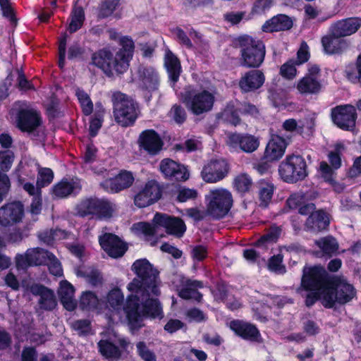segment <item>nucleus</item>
I'll list each match as a JSON object with an SVG mask.
<instances>
[{"label":"nucleus","instance_id":"1","mask_svg":"<svg viewBox=\"0 0 361 361\" xmlns=\"http://www.w3.org/2000/svg\"><path fill=\"white\" fill-rule=\"evenodd\" d=\"M138 279H134L128 286L131 292L142 293L148 297L142 302V313L144 318L155 319L162 317L161 305L157 298H152L150 294L159 295L160 290L157 286L159 271L145 258L135 260L131 267Z\"/></svg>","mask_w":361,"mask_h":361},{"label":"nucleus","instance_id":"2","mask_svg":"<svg viewBox=\"0 0 361 361\" xmlns=\"http://www.w3.org/2000/svg\"><path fill=\"white\" fill-rule=\"evenodd\" d=\"M181 98L188 110L194 116L210 112L216 102L214 92L207 89H197L191 85L184 88Z\"/></svg>","mask_w":361,"mask_h":361},{"label":"nucleus","instance_id":"3","mask_svg":"<svg viewBox=\"0 0 361 361\" xmlns=\"http://www.w3.org/2000/svg\"><path fill=\"white\" fill-rule=\"evenodd\" d=\"M111 102L116 122L122 127L133 126L138 117L135 101L130 96L117 91L113 93Z\"/></svg>","mask_w":361,"mask_h":361},{"label":"nucleus","instance_id":"4","mask_svg":"<svg viewBox=\"0 0 361 361\" xmlns=\"http://www.w3.org/2000/svg\"><path fill=\"white\" fill-rule=\"evenodd\" d=\"M357 291L354 286L346 280L332 278L326 293L322 297V305L325 308H334L336 303L343 305L356 297Z\"/></svg>","mask_w":361,"mask_h":361},{"label":"nucleus","instance_id":"5","mask_svg":"<svg viewBox=\"0 0 361 361\" xmlns=\"http://www.w3.org/2000/svg\"><path fill=\"white\" fill-rule=\"evenodd\" d=\"M79 216L97 221L110 219L114 214V204L106 198L90 197L82 200L76 207Z\"/></svg>","mask_w":361,"mask_h":361},{"label":"nucleus","instance_id":"6","mask_svg":"<svg viewBox=\"0 0 361 361\" xmlns=\"http://www.w3.org/2000/svg\"><path fill=\"white\" fill-rule=\"evenodd\" d=\"M238 42L240 47L242 66L259 68L263 63L266 54L264 42L249 35L240 36Z\"/></svg>","mask_w":361,"mask_h":361},{"label":"nucleus","instance_id":"7","mask_svg":"<svg viewBox=\"0 0 361 361\" xmlns=\"http://www.w3.org/2000/svg\"><path fill=\"white\" fill-rule=\"evenodd\" d=\"M279 173L287 183H296L305 179L308 175L305 159L300 154H289L279 166Z\"/></svg>","mask_w":361,"mask_h":361},{"label":"nucleus","instance_id":"8","mask_svg":"<svg viewBox=\"0 0 361 361\" xmlns=\"http://www.w3.org/2000/svg\"><path fill=\"white\" fill-rule=\"evenodd\" d=\"M331 279L322 265H305L302 269L299 289L303 290H322L324 293L326 292Z\"/></svg>","mask_w":361,"mask_h":361},{"label":"nucleus","instance_id":"9","mask_svg":"<svg viewBox=\"0 0 361 361\" xmlns=\"http://www.w3.org/2000/svg\"><path fill=\"white\" fill-rule=\"evenodd\" d=\"M207 213L214 219H221L229 212L233 205L231 193L225 189L211 190L205 196Z\"/></svg>","mask_w":361,"mask_h":361},{"label":"nucleus","instance_id":"10","mask_svg":"<svg viewBox=\"0 0 361 361\" xmlns=\"http://www.w3.org/2000/svg\"><path fill=\"white\" fill-rule=\"evenodd\" d=\"M331 117L333 123L340 129L353 131L355 128L357 114L353 105L343 104L332 108Z\"/></svg>","mask_w":361,"mask_h":361},{"label":"nucleus","instance_id":"11","mask_svg":"<svg viewBox=\"0 0 361 361\" xmlns=\"http://www.w3.org/2000/svg\"><path fill=\"white\" fill-rule=\"evenodd\" d=\"M162 189L157 180H148L134 195V204L140 209L150 206L161 198Z\"/></svg>","mask_w":361,"mask_h":361},{"label":"nucleus","instance_id":"12","mask_svg":"<svg viewBox=\"0 0 361 361\" xmlns=\"http://www.w3.org/2000/svg\"><path fill=\"white\" fill-rule=\"evenodd\" d=\"M321 75L320 67L317 64L310 65L307 72L297 84V90L302 94H317L322 89V84L319 78Z\"/></svg>","mask_w":361,"mask_h":361},{"label":"nucleus","instance_id":"13","mask_svg":"<svg viewBox=\"0 0 361 361\" xmlns=\"http://www.w3.org/2000/svg\"><path fill=\"white\" fill-rule=\"evenodd\" d=\"M321 44L326 54L341 56L349 49L351 42L329 27L328 33L322 37Z\"/></svg>","mask_w":361,"mask_h":361},{"label":"nucleus","instance_id":"14","mask_svg":"<svg viewBox=\"0 0 361 361\" xmlns=\"http://www.w3.org/2000/svg\"><path fill=\"white\" fill-rule=\"evenodd\" d=\"M128 324L132 330H139L143 326L142 302L137 295H129L123 306Z\"/></svg>","mask_w":361,"mask_h":361},{"label":"nucleus","instance_id":"15","mask_svg":"<svg viewBox=\"0 0 361 361\" xmlns=\"http://www.w3.org/2000/svg\"><path fill=\"white\" fill-rule=\"evenodd\" d=\"M157 226L163 227L167 234L180 238L186 231V225L183 219L164 213L157 212L153 218Z\"/></svg>","mask_w":361,"mask_h":361},{"label":"nucleus","instance_id":"16","mask_svg":"<svg viewBox=\"0 0 361 361\" xmlns=\"http://www.w3.org/2000/svg\"><path fill=\"white\" fill-rule=\"evenodd\" d=\"M99 243L102 250L111 258L123 257L128 249V244L117 235L105 233L99 237Z\"/></svg>","mask_w":361,"mask_h":361},{"label":"nucleus","instance_id":"17","mask_svg":"<svg viewBox=\"0 0 361 361\" xmlns=\"http://www.w3.org/2000/svg\"><path fill=\"white\" fill-rule=\"evenodd\" d=\"M42 124V116L32 108L20 109L16 114V126L23 133H31Z\"/></svg>","mask_w":361,"mask_h":361},{"label":"nucleus","instance_id":"18","mask_svg":"<svg viewBox=\"0 0 361 361\" xmlns=\"http://www.w3.org/2000/svg\"><path fill=\"white\" fill-rule=\"evenodd\" d=\"M137 144L141 149L150 156L158 155L164 145L160 135L154 129L142 130L139 135Z\"/></svg>","mask_w":361,"mask_h":361},{"label":"nucleus","instance_id":"19","mask_svg":"<svg viewBox=\"0 0 361 361\" xmlns=\"http://www.w3.org/2000/svg\"><path fill=\"white\" fill-rule=\"evenodd\" d=\"M135 180L133 173L127 170H121L114 178L104 180L99 184L100 187L109 193H118L129 188Z\"/></svg>","mask_w":361,"mask_h":361},{"label":"nucleus","instance_id":"20","mask_svg":"<svg viewBox=\"0 0 361 361\" xmlns=\"http://www.w3.org/2000/svg\"><path fill=\"white\" fill-rule=\"evenodd\" d=\"M228 171L229 166L225 159H212L203 166L201 176L207 183H216L224 178Z\"/></svg>","mask_w":361,"mask_h":361},{"label":"nucleus","instance_id":"21","mask_svg":"<svg viewBox=\"0 0 361 361\" xmlns=\"http://www.w3.org/2000/svg\"><path fill=\"white\" fill-rule=\"evenodd\" d=\"M159 171L166 179L171 181H185L190 176L184 165L170 158H165L161 161Z\"/></svg>","mask_w":361,"mask_h":361},{"label":"nucleus","instance_id":"22","mask_svg":"<svg viewBox=\"0 0 361 361\" xmlns=\"http://www.w3.org/2000/svg\"><path fill=\"white\" fill-rule=\"evenodd\" d=\"M290 138H285L277 134L271 133L264 152V159L267 161H278L284 155L289 145Z\"/></svg>","mask_w":361,"mask_h":361},{"label":"nucleus","instance_id":"23","mask_svg":"<svg viewBox=\"0 0 361 361\" xmlns=\"http://www.w3.org/2000/svg\"><path fill=\"white\" fill-rule=\"evenodd\" d=\"M121 48L116 53V66L120 73H124L129 67L130 61L132 60L134 51L135 43L131 37L126 35L119 39Z\"/></svg>","mask_w":361,"mask_h":361},{"label":"nucleus","instance_id":"24","mask_svg":"<svg viewBox=\"0 0 361 361\" xmlns=\"http://www.w3.org/2000/svg\"><path fill=\"white\" fill-rule=\"evenodd\" d=\"M230 329L236 336L245 341L261 343L262 338L259 330L255 324L235 319L230 322Z\"/></svg>","mask_w":361,"mask_h":361},{"label":"nucleus","instance_id":"25","mask_svg":"<svg viewBox=\"0 0 361 361\" xmlns=\"http://www.w3.org/2000/svg\"><path fill=\"white\" fill-rule=\"evenodd\" d=\"M24 216V206L19 201L7 203L0 208V224L8 226L20 222Z\"/></svg>","mask_w":361,"mask_h":361},{"label":"nucleus","instance_id":"26","mask_svg":"<svg viewBox=\"0 0 361 361\" xmlns=\"http://www.w3.org/2000/svg\"><path fill=\"white\" fill-rule=\"evenodd\" d=\"M91 59L92 64L102 70L107 75H112L114 71L118 74L122 73L116 66V56H114L107 48L99 49L93 53Z\"/></svg>","mask_w":361,"mask_h":361},{"label":"nucleus","instance_id":"27","mask_svg":"<svg viewBox=\"0 0 361 361\" xmlns=\"http://www.w3.org/2000/svg\"><path fill=\"white\" fill-rule=\"evenodd\" d=\"M227 144L235 149L239 148L244 152L252 153L259 147V140L252 135L233 133L228 136Z\"/></svg>","mask_w":361,"mask_h":361},{"label":"nucleus","instance_id":"28","mask_svg":"<svg viewBox=\"0 0 361 361\" xmlns=\"http://www.w3.org/2000/svg\"><path fill=\"white\" fill-rule=\"evenodd\" d=\"M330 221V214L326 210L319 209L307 218L304 230L314 233L326 231L329 230Z\"/></svg>","mask_w":361,"mask_h":361},{"label":"nucleus","instance_id":"29","mask_svg":"<svg viewBox=\"0 0 361 361\" xmlns=\"http://www.w3.org/2000/svg\"><path fill=\"white\" fill-rule=\"evenodd\" d=\"M164 66L168 74L169 80L174 86L179 80L182 66L178 57L169 49L165 51Z\"/></svg>","mask_w":361,"mask_h":361},{"label":"nucleus","instance_id":"30","mask_svg":"<svg viewBox=\"0 0 361 361\" xmlns=\"http://www.w3.org/2000/svg\"><path fill=\"white\" fill-rule=\"evenodd\" d=\"M82 190V186L79 182L69 181L63 178L59 182L56 183L51 188V195L59 199L67 198L70 196H76Z\"/></svg>","mask_w":361,"mask_h":361},{"label":"nucleus","instance_id":"31","mask_svg":"<svg viewBox=\"0 0 361 361\" xmlns=\"http://www.w3.org/2000/svg\"><path fill=\"white\" fill-rule=\"evenodd\" d=\"M137 75L142 90L149 92L157 90L159 86V77L158 73L152 66H140Z\"/></svg>","mask_w":361,"mask_h":361},{"label":"nucleus","instance_id":"32","mask_svg":"<svg viewBox=\"0 0 361 361\" xmlns=\"http://www.w3.org/2000/svg\"><path fill=\"white\" fill-rule=\"evenodd\" d=\"M265 80L264 73L259 70H252L245 73L239 80L242 92H250L260 88Z\"/></svg>","mask_w":361,"mask_h":361},{"label":"nucleus","instance_id":"33","mask_svg":"<svg viewBox=\"0 0 361 361\" xmlns=\"http://www.w3.org/2000/svg\"><path fill=\"white\" fill-rule=\"evenodd\" d=\"M361 27V18L350 17L337 20L329 27L343 38L355 34Z\"/></svg>","mask_w":361,"mask_h":361},{"label":"nucleus","instance_id":"34","mask_svg":"<svg viewBox=\"0 0 361 361\" xmlns=\"http://www.w3.org/2000/svg\"><path fill=\"white\" fill-rule=\"evenodd\" d=\"M293 22L290 17L286 14H277L265 21L262 27L264 32H276L289 30L293 27Z\"/></svg>","mask_w":361,"mask_h":361},{"label":"nucleus","instance_id":"35","mask_svg":"<svg viewBox=\"0 0 361 361\" xmlns=\"http://www.w3.org/2000/svg\"><path fill=\"white\" fill-rule=\"evenodd\" d=\"M204 287L203 282L197 280L187 279L178 290V295L183 300H193L201 302L203 295L198 288Z\"/></svg>","mask_w":361,"mask_h":361},{"label":"nucleus","instance_id":"36","mask_svg":"<svg viewBox=\"0 0 361 361\" xmlns=\"http://www.w3.org/2000/svg\"><path fill=\"white\" fill-rule=\"evenodd\" d=\"M75 288L68 281L61 282L59 295L63 307L68 311H73L77 307V302L73 299Z\"/></svg>","mask_w":361,"mask_h":361},{"label":"nucleus","instance_id":"37","mask_svg":"<svg viewBox=\"0 0 361 361\" xmlns=\"http://www.w3.org/2000/svg\"><path fill=\"white\" fill-rule=\"evenodd\" d=\"M99 353L107 360H119L122 351L118 346L108 339H101L97 343Z\"/></svg>","mask_w":361,"mask_h":361},{"label":"nucleus","instance_id":"38","mask_svg":"<svg viewBox=\"0 0 361 361\" xmlns=\"http://www.w3.org/2000/svg\"><path fill=\"white\" fill-rule=\"evenodd\" d=\"M345 76L353 85L361 87V52L357 56L354 63L345 67Z\"/></svg>","mask_w":361,"mask_h":361},{"label":"nucleus","instance_id":"39","mask_svg":"<svg viewBox=\"0 0 361 361\" xmlns=\"http://www.w3.org/2000/svg\"><path fill=\"white\" fill-rule=\"evenodd\" d=\"M259 200L261 207H267L271 201L275 187L273 183L264 180L258 182Z\"/></svg>","mask_w":361,"mask_h":361},{"label":"nucleus","instance_id":"40","mask_svg":"<svg viewBox=\"0 0 361 361\" xmlns=\"http://www.w3.org/2000/svg\"><path fill=\"white\" fill-rule=\"evenodd\" d=\"M240 114H241V109L236 107L233 102H230L221 112L219 117L230 124L236 126L241 122Z\"/></svg>","mask_w":361,"mask_h":361},{"label":"nucleus","instance_id":"41","mask_svg":"<svg viewBox=\"0 0 361 361\" xmlns=\"http://www.w3.org/2000/svg\"><path fill=\"white\" fill-rule=\"evenodd\" d=\"M99 300L94 292L87 290L82 293L79 301L82 310L93 311L99 309Z\"/></svg>","mask_w":361,"mask_h":361},{"label":"nucleus","instance_id":"42","mask_svg":"<svg viewBox=\"0 0 361 361\" xmlns=\"http://www.w3.org/2000/svg\"><path fill=\"white\" fill-rule=\"evenodd\" d=\"M71 20L68 25V30L71 34L79 30L85 20V11L82 6H74L71 13Z\"/></svg>","mask_w":361,"mask_h":361},{"label":"nucleus","instance_id":"43","mask_svg":"<svg viewBox=\"0 0 361 361\" xmlns=\"http://www.w3.org/2000/svg\"><path fill=\"white\" fill-rule=\"evenodd\" d=\"M27 251L31 266L48 264L49 255H46V253L50 252L49 251L41 247H35Z\"/></svg>","mask_w":361,"mask_h":361},{"label":"nucleus","instance_id":"44","mask_svg":"<svg viewBox=\"0 0 361 361\" xmlns=\"http://www.w3.org/2000/svg\"><path fill=\"white\" fill-rule=\"evenodd\" d=\"M281 232L282 229L280 226L276 224L271 226L267 232L257 240V245L262 246L267 243H276L281 235Z\"/></svg>","mask_w":361,"mask_h":361},{"label":"nucleus","instance_id":"45","mask_svg":"<svg viewBox=\"0 0 361 361\" xmlns=\"http://www.w3.org/2000/svg\"><path fill=\"white\" fill-rule=\"evenodd\" d=\"M316 245L322 250L326 255L331 256L338 249V243L336 238L331 235L322 238L316 241Z\"/></svg>","mask_w":361,"mask_h":361},{"label":"nucleus","instance_id":"46","mask_svg":"<svg viewBox=\"0 0 361 361\" xmlns=\"http://www.w3.org/2000/svg\"><path fill=\"white\" fill-rule=\"evenodd\" d=\"M54 177V172L50 168L44 167L39 169L36 182L38 194L41 193V189L42 188L48 186L53 181Z\"/></svg>","mask_w":361,"mask_h":361},{"label":"nucleus","instance_id":"47","mask_svg":"<svg viewBox=\"0 0 361 361\" xmlns=\"http://www.w3.org/2000/svg\"><path fill=\"white\" fill-rule=\"evenodd\" d=\"M75 94L80 104L82 114L85 116L90 115L93 111V103L90 96L84 90L80 88H78Z\"/></svg>","mask_w":361,"mask_h":361},{"label":"nucleus","instance_id":"48","mask_svg":"<svg viewBox=\"0 0 361 361\" xmlns=\"http://www.w3.org/2000/svg\"><path fill=\"white\" fill-rule=\"evenodd\" d=\"M252 185V180L250 176L241 173L237 176L233 180V186L238 192L244 195L247 192Z\"/></svg>","mask_w":361,"mask_h":361},{"label":"nucleus","instance_id":"49","mask_svg":"<svg viewBox=\"0 0 361 361\" xmlns=\"http://www.w3.org/2000/svg\"><path fill=\"white\" fill-rule=\"evenodd\" d=\"M120 0H104L99 6L97 17L103 19L109 17L119 4Z\"/></svg>","mask_w":361,"mask_h":361},{"label":"nucleus","instance_id":"50","mask_svg":"<svg viewBox=\"0 0 361 361\" xmlns=\"http://www.w3.org/2000/svg\"><path fill=\"white\" fill-rule=\"evenodd\" d=\"M319 170L322 175V177L324 179L326 183H329L331 185L336 184V171L332 166L329 164L327 162L322 161L319 164Z\"/></svg>","mask_w":361,"mask_h":361},{"label":"nucleus","instance_id":"51","mask_svg":"<svg viewBox=\"0 0 361 361\" xmlns=\"http://www.w3.org/2000/svg\"><path fill=\"white\" fill-rule=\"evenodd\" d=\"M39 303L40 307L44 310H53L57 305L54 291L49 289L43 295H41Z\"/></svg>","mask_w":361,"mask_h":361},{"label":"nucleus","instance_id":"52","mask_svg":"<svg viewBox=\"0 0 361 361\" xmlns=\"http://www.w3.org/2000/svg\"><path fill=\"white\" fill-rule=\"evenodd\" d=\"M343 149H344L343 144H336L334 150L329 152L328 154L329 162L335 169H338L341 167V151Z\"/></svg>","mask_w":361,"mask_h":361},{"label":"nucleus","instance_id":"53","mask_svg":"<svg viewBox=\"0 0 361 361\" xmlns=\"http://www.w3.org/2000/svg\"><path fill=\"white\" fill-rule=\"evenodd\" d=\"M14 158L13 152L9 149L0 151V171L1 173H6L11 169Z\"/></svg>","mask_w":361,"mask_h":361},{"label":"nucleus","instance_id":"54","mask_svg":"<svg viewBox=\"0 0 361 361\" xmlns=\"http://www.w3.org/2000/svg\"><path fill=\"white\" fill-rule=\"evenodd\" d=\"M106 300L111 307L116 309L123 304L124 297L119 288H114L109 292Z\"/></svg>","mask_w":361,"mask_h":361},{"label":"nucleus","instance_id":"55","mask_svg":"<svg viewBox=\"0 0 361 361\" xmlns=\"http://www.w3.org/2000/svg\"><path fill=\"white\" fill-rule=\"evenodd\" d=\"M67 39H68V35L66 32L61 33L60 37L59 38L58 66L60 69H63L65 66Z\"/></svg>","mask_w":361,"mask_h":361},{"label":"nucleus","instance_id":"56","mask_svg":"<svg viewBox=\"0 0 361 361\" xmlns=\"http://www.w3.org/2000/svg\"><path fill=\"white\" fill-rule=\"evenodd\" d=\"M137 355L144 361H157L155 353L150 350L144 341H139L136 344Z\"/></svg>","mask_w":361,"mask_h":361},{"label":"nucleus","instance_id":"57","mask_svg":"<svg viewBox=\"0 0 361 361\" xmlns=\"http://www.w3.org/2000/svg\"><path fill=\"white\" fill-rule=\"evenodd\" d=\"M283 257L281 254L274 255L271 257L268 261V268L270 271L284 273L286 272V267L283 265Z\"/></svg>","mask_w":361,"mask_h":361},{"label":"nucleus","instance_id":"58","mask_svg":"<svg viewBox=\"0 0 361 361\" xmlns=\"http://www.w3.org/2000/svg\"><path fill=\"white\" fill-rule=\"evenodd\" d=\"M296 62L293 59H290L283 63L280 68V73L282 77L286 79H293L296 75Z\"/></svg>","mask_w":361,"mask_h":361},{"label":"nucleus","instance_id":"59","mask_svg":"<svg viewBox=\"0 0 361 361\" xmlns=\"http://www.w3.org/2000/svg\"><path fill=\"white\" fill-rule=\"evenodd\" d=\"M72 328L80 336H87L92 330L91 322L89 319H78L73 322Z\"/></svg>","mask_w":361,"mask_h":361},{"label":"nucleus","instance_id":"60","mask_svg":"<svg viewBox=\"0 0 361 361\" xmlns=\"http://www.w3.org/2000/svg\"><path fill=\"white\" fill-rule=\"evenodd\" d=\"M156 225H152L147 221H140L134 224L133 228L137 232H140L145 236H154L156 234Z\"/></svg>","mask_w":361,"mask_h":361},{"label":"nucleus","instance_id":"61","mask_svg":"<svg viewBox=\"0 0 361 361\" xmlns=\"http://www.w3.org/2000/svg\"><path fill=\"white\" fill-rule=\"evenodd\" d=\"M171 114L172 118L177 124L181 125L186 121V111L180 104H175L173 105L171 109Z\"/></svg>","mask_w":361,"mask_h":361},{"label":"nucleus","instance_id":"62","mask_svg":"<svg viewBox=\"0 0 361 361\" xmlns=\"http://www.w3.org/2000/svg\"><path fill=\"white\" fill-rule=\"evenodd\" d=\"M197 197V191L185 187L178 190L176 200L178 202H185L190 200H195Z\"/></svg>","mask_w":361,"mask_h":361},{"label":"nucleus","instance_id":"63","mask_svg":"<svg viewBox=\"0 0 361 361\" xmlns=\"http://www.w3.org/2000/svg\"><path fill=\"white\" fill-rule=\"evenodd\" d=\"M11 189V181L6 173L0 171V204L7 197Z\"/></svg>","mask_w":361,"mask_h":361},{"label":"nucleus","instance_id":"64","mask_svg":"<svg viewBox=\"0 0 361 361\" xmlns=\"http://www.w3.org/2000/svg\"><path fill=\"white\" fill-rule=\"evenodd\" d=\"M191 255L195 261L202 262L208 256L207 247L203 245H197L192 247Z\"/></svg>","mask_w":361,"mask_h":361}]
</instances>
